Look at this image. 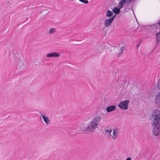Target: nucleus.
I'll list each match as a JSON object with an SVG mask.
<instances>
[{"label":"nucleus","mask_w":160,"mask_h":160,"mask_svg":"<svg viewBox=\"0 0 160 160\" xmlns=\"http://www.w3.org/2000/svg\"><path fill=\"white\" fill-rule=\"evenodd\" d=\"M156 39H160V31L157 33L156 35Z\"/></svg>","instance_id":"16"},{"label":"nucleus","mask_w":160,"mask_h":160,"mask_svg":"<svg viewBox=\"0 0 160 160\" xmlns=\"http://www.w3.org/2000/svg\"><path fill=\"white\" fill-rule=\"evenodd\" d=\"M116 15H114L112 17H110V18L111 19V20H112V21H113L114 18H115V17H116Z\"/></svg>","instance_id":"23"},{"label":"nucleus","mask_w":160,"mask_h":160,"mask_svg":"<svg viewBox=\"0 0 160 160\" xmlns=\"http://www.w3.org/2000/svg\"><path fill=\"white\" fill-rule=\"evenodd\" d=\"M127 0H121L119 3L118 6L119 8H122L124 6L125 3H126Z\"/></svg>","instance_id":"9"},{"label":"nucleus","mask_w":160,"mask_h":160,"mask_svg":"<svg viewBox=\"0 0 160 160\" xmlns=\"http://www.w3.org/2000/svg\"><path fill=\"white\" fill-rule=\"evenodd\" d=\"M60 56L59 53L57 52H53L49 53L47 54L46 57L48 58L55 57H58Z\"/></svg>","instance_id":"6"},{"label":"nucleus","mask_w":160,"mask_h":160,"mask_svg":"<svg viewBox=\"0 0 160 160\" xmlns=\"http://www.w3.org/2000/svg\"><path fill=\"white\" fill-rule=\"evenodd\" d=\"M112 130L111 129L108 128L106 129V130L104 131V132L106 134H110L112 132Z\"/></svg>","instance_id":"13"},{"label":"nucleus","mask_w":160,"mask_h":160,"mask_svg":"<svg viewBox=\"0 0 160 160\" xmlns=\"http://www.w3.org/2000/svg\"><path fill=\"white\" fill-rule=\"evenodd\" d=\"M118 130V129H114L113 131V139H115L117 138Z\"/></svg>","instance_id":"10"},{"label":"nucleus","mask_w":160,"mask_h":160,"mask_svg":"<svg viewBox=\"0 0 160 160\" xmlns=\"http://www.w3.org/2000/svg\"><path fill=\"white\" fill-rule=\"evenodd\" d=\"M157 39V44L158 45V43H159V42H160V39Z\"/></svg>","instance_id":"24"},{"label":"nucleus","mask_w":160,"mask_h":160,"mask_svg":"<svg viewBox=\"0 0 160 160\" xmlns=\"http://www.w3.org/2000/svg\"><path fill=\"white\" fill-rule=\"evenodd\" d=\"M124 50V47H121L120 48V51H121V52H120L118 55V57H120L123 54V52Z\"/></svg>","instance_id":"14"},{"label":"nucleus","mask_w":160,"mask_h":160,"mask_svg":"<svg viewBox=\"0 0 160 160\" xmlns=\"http://www.w3.org/2000/svg\"><path fill=\"white\" fill-rule=\"evenodd\" d=\"M158 87L160 89V79L158 82Z\"/></svg>","instance_id":"21"},{"label":"nucleus","mask_w":160,"mask_h":160,"mask_svg":"<svg viewBox=\"0 0 160 160\" xmlns=\"http://www.w3.org/2000/svg\"><path fill=\"white\" fill-rule=\"evenodd\" d=\"M23 60H21L18 63V64L19 66H21L23 65Z\"/></svg>","instance_id":"19"},{"label":"nucleus","mask_w":160,"mask_h":160,"mask_svg":"<svg viewBox=\"0 0 160 160\" xmlns=\"http://www.w3.org/2000/svg\"><path fill=\"white\" fill-rule=\"evenodd\" d=\"M132 0H127L126 3L127 4H129Z\"/></svg>","instance_id":"22"},{"label":"nucleus","mask_w":160,"mask_h":160,"mask_svg":"<svg viewBox=\"0 0 160 160\" xmlns=\"http://www.w3.org/2000/svg\"><path fill=\"white\" fill-rule=\"evenodd\" d=\"M129 102V100H127L122 101L118 105V106L122 109L127 110L128 108V105Z\"/></svg>","instance_id":"3"},{"label":"nucleus","mask_w":160,"mask_h":160,"mask_svg":"<svg viewBox=\"0 0 160 160\" xmlns=\"http://www.w3.org/2000/svg\"><path fill=\"white\" fill-rule=\"evenodd\" d=\"M116 108V107L115 106L112 105L106 108L107 111L108 112H111L113 111Z\"/></svg>","instance_id":"8"},{"label":"nucleus","mask_w":160,"mask_h":160,"mask_svg":"<svg viewBox=\"0 0 160 160\" xmlns=\"http://www.w3.org/2000/svg\"><path fill=\"white\" fill-rule=\"evenodd\" d=\"M113 21L110 18L106 19L105 21V26L106 27H108L111 24Z\"/></svg>","instance_id":"7"},{"label":"nucleus","mask_w":160,"mask_h":160,"mask_svg":"<svg viewBox=\"0 0 160 160\" xmlns=\"http://www.w3.org/2000/svg\"><path fill=\"white\" fill-rule=\"evenodd\" d=\"M154 102L156 106L160 107V92L158 93L156 95Z\"/></svg>","instance_id":"4"},{"label":"nucleus","mask_w":160,"mask_h":160,"mask_svg":"<svg viewBox=\"0 0 160 160\" xmlns=\"http://www.w3.org/2000/svg\"><path fill=\"white\" fill-rule=\"evenodd\" d=\"M80 127L81 129V130L84 132V130L86 127H85L84 125L83 124H81L80 126Z\"/></svg>","instance_id":"17"},{"label":"nucleus","mask_w":160,"mask_h":160,"mask_svg":"<svg viewBox=\"0 0 160 160\" xmlns=\"http://www.w3.org/2000/svg\"><path fill=\"white\" fill-rule=\"evenodd\" d=\"M152 117L153 121L152 125L155 126L153 129V133L155 136H158L160 134V111L158 110L154 111Z\"/></svg>","instance_id":"1"},{"label":"nucleus","mask_w":160,"mask_h":160,"mask_svg":"<svg viewBox=\"0 0 160 160\" xmlns=\"http://www.w3.org/2000/svg\"><path fill=\"white\" fill-rule=\"evenodd\" d=\"M121 8H119L118 7V8L116 7L115 8L112 10V11L113 12L116 14H118L120 12V9Z\"/></svg>","instance_id":"11"},{"label":"nucleus","mask_w":160,"mask_h":160,"mask_svg":"<svg viewBox=\"0 0 160 160\" xmlns=\"http://www.w3.org/2000/svg\"><path fill=\"white\" fill-rule=\"evenodd\" d=\"M101 118L100 116H96L90 122L88 126L84 129V132L86 133H92L98 127Z\"/></svg>","instance_id":"2"},{"label":"nucleus","mask_w":160,"mask_h":160,"mask_svg":"<svg viewBox=\"0 0 160 160\" xmlns=\"http://www.w3.org/2000/svg\"><path fill=\"white\" fill-rule=\"evenodd\" d=\"M126 160H131V159L130 158H127Z\"/></svg>","instance_id":"25"},{"label":"nucleus","mask_w":160,"mask_h":160,"mask_svg":"<svg viewBox=\"0 0 160 160\" xmlns=\"http://www.w3.org/2000/svg\"><path fill=\"white\" fill-rule=\"evenodd\" d=\"M108 136L109 138L110 139H113V136L111 133L108 134Z\"/></svg>","instance_id":"20"},{"label":"nucleus","mask_w":160,"mask_h":160,"mask_svg":"<svg viewBox=\"0 0 160 160\" xmlns=\"http://www.w3.org/2000/svg\"><path fill=\"white\" fill-rule=\"evenodd\" d=\"M113 14L112 12L109 10H108L106 12V16L107 17H110L113 15Z\"/></svg>","instance_id":"12"},{"label":"nucleus","mask_w":160,"mask_h":160,"mask_svg":"<svg viewBox=\"0 0 160 160\" xmlns=\"http://www.w3.org/2000/svg\"><path fill=\"white\" fill-rule=\"evenodd\" d=\"M56 30L55 28H51L49 32V33L50 34L53 33Z\"/></svg>","instance_id":"15"},{"label":"nucleus","mask_w":160,"mask_h":160,"mask_svg":"<svg viewBox=\"0 0 160 160\" xmlns=\"http://www.w3.org/2000/svg\"><path fill=\"white\" fill-rule=\"evenodd\" d=\"M41 116L43 118V121L45 122L46 125H47L50 124V120L48 116H45V115L42 113L41 114Z\"/></svg>","instance_id":"5"},{"label":"nucleus","mask_w":160,"mask_h":160,"mask_svg":"<svg viewBox=\"0 0 160 160\" xmlns=\"http://www.w3.org/2000/svg\"><path fill=\"white\" fill-rule=\"evenodd\" d=\"M139 44L137 46V47H138H138H139Z\"/></svg>","instance_id":"26"},{"label":"nucleus","mask_w":160,"mask_h":160,"mask_svg":"<svg viewBox=\"0 0 160 160\" xmlns=\"http://www.w3.org/2000/svg\"><path fill=\"white\" fill-rule=\"evenodd\" d=\"M79 1L84 3L87 4L88 3V1L87 0H79Z\"/></svg>","instance_id":"18"}]
</instances>
